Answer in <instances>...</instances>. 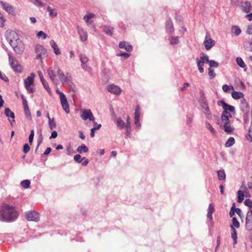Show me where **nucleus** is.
<instances>
[{"mask_svg":"<svg viewBox=\"0 0 252 252\" xmlns=\"http://www.w3.org/2000/svg\"><path fill=\"white\" fill-rule=\"evenodd\" d=\"M140 115V107L137 105L135 110L134 118H139Z\"/></svg>","mask_w":252,"mask_h":252,"instance_id":"a19ab883","label":"nucleus"},{"mask_svg":"<svg viewBox=\"0 0 252 252\" xmlns=\"http://www.w3.org/2000/svg\"><path fill=\"white\" fill-rule=\"evenodd\" d=\"M206 127L210 130V131L213 134H216V131L214 128L212 126L208 123L206 122L205 123Z\"/></svg>","mask_w":252,"mask_h":252,"instance_id":"09e8293b","label":"nucleus"},{"mask_svg":"<svg viewBox=\"0 0 252 252\" xmlns=\"http://www.w3.org/2000/svg\"><path fill=\"white\" fill-rule=\"evenodd\" d=\"M244 204L250 208H252V201L250 199H247L244 201Z\"/></svg>","mask_w":252,"mask_h":252,"instance_id":"5fc2aeb1","label":"nucleus"},{"mask_svg":"<svg viewBox=\"0 0 252 252\" xmlns=\"http://www.w3.org/2000/svg\"><path fill=\"white\" fill-rule=\"evenodd\" d=\"M47 11L49 12V15L51 18H54L57 16L58 13L55 9L52 8L51 7L49 6H48L47 7Z\"/></svg>","mask_w":252,"mask_h":252,"instance_id":"bb28decb","label":"nucleus"},{"mask_svg":"<svg viewBox=\"0 0 252 252\" xmlns=\"http://www.w3.org/2000/svg\"><path fill=\"white\" fill-rule=\"evenodd\" d=\"M240 108L244 114H247L249 111V104L244 98L241 99Z\"/></svg>","mask_w":252,"mask_h":252,"instance_id":"f3484780","label":"nucleus"},{"mask_svg":"<svg viewBox=\"0 0 252 252\" xmlns=\"http://www.w3.org/2000/svg\"><path fill=\"white\" fill-rule=\"evenodd\" d=\"M49 126L50 129H53L56 127V123L53 119H50L49 121Z\"/></svg>","mask_w":252,"mask_h":252,"instance_id":"37998d69","label":"nucleus"},{"mask_svg":"<svg viewBox=\"0 0 252 252\" xmlns=\"http://www.w3.org/2000/svg\"><path fill=\"white\" fill-rule=\"evenodd\" d=\"M215 211L214 206L212 204H210L208 208V212L213 213Z\"/></svg>","mask_w":252,"mask_h":252,"instance_id":"680f3d73","label":"nucleus"},{"mask_svg":"<svg viewBox=\"0 0 252 252\" xmlns=\"http://www.w3.org/2000/svg\"><path fill=\"white\" fill-rule=\"evenodd\" d=\"M236 209V208L235 207V204L234 203L229 212V216L230 217H232L234 215Z\"/></svg>","mask_w":252,"mask_h":252,"instance_id":"8fccbe9b","label":"nucleus"},{"mask_svg":"<svg viewBox=\"0 0 252 252\" xmlns=\"http://www.w3.org/2000/svg\"><path fill=\"white\" fill-rule=\"evenodd\" d=\"M210 67H218L219 66V63L215 61L210 60L208 63Z\"/></svg>","mask_w":252,"mask_h":252,"instance_id":"79ce46f5","label":"nucleus"},{"mask_svg":"<svg viewBox=\"0 0 252 252\" xmlns=\"http://www.w3.org/2000/svg\"><path fill=\"white\" fill-rule=\"evenodd\" d=\"M222 89L224 92H228L230 90V87L226 84L223 85Z\"/></svg>","mask_w":252,"mask_h":252,"instance_id":"338daca9","label":"nucleus"},{"mask_svg":"<svg viewBox=\"0 0 252 252\" xmlns=\"http://www.w3.org/2000/svg\"><path fill=\"white\" fill-rule=\"evenodd\" d=\"M8 60L10 66L14 72L16 73H21L22 71V68L19 62L13 56L11 53H8Z\"/></svg>","mask_w":252,"mask_h":252,"instance_id":"7ed1b4c3","label":"nucleus"},{"mask_svg":"<svg viewBox=\"0 0 252 252\" xmlns=\"http://www.w3.org/2000/svg\"><path fill=\"white\" fill-rule=\"evenodd\" d=\"M80 60L81 62V66L82 68L86 71L88 72H91V68L87 64L88 59L85 56L81 55L80 57Z\"/></svg>","mask_w":252,"mask_h":252,"instance_id":"ddd939ff","label":"nucleus"},{"mask_svg":"<svg viewBox=\"0 0 252 252\" xmlns=\"http://www.w3.org/2000/svg\"><path fill=\"white\" fill-rule=\"evenodd\" d=\"M217 174L219 180H225L226 175L223 169L217 171Z\"/></svg>","mask_w":252,"mask_h":252,"instance_id":"7c9ffc66","label":"nucleus"},{"mask_svg":"<svg viewBox=\"0 0 252 252\" xmlns=\"http://www.w3.org/2000/svg\"><path fill=\"white\" fill-rule=\"evenodd\" d=\"M107 90L109 92L112 94H114L117 95H119L122 92V90L120 87L113 84L108 85L107 87Z\"/></svg>","mask_w":252,"mask_h":252,"instance_id":"2eb2a0df","label":"nucleus"},{"mask_svg":"<svg viewBox=\"0 0 252 252\" xmlns=\"http://www.w3.org/2000/svg\"><path fill=\"white\" fill-rule=\"evenodd\" d=\"M208 70H209L208 74H209L210 79H212L214 78L216 75L214 70L211 69V68H209Z\"/></svg>","mask_w":252,"mask_h":252,"instance_id":"603ef678","label":"nucleus"},{"mask_svg":"<svg viewBox=\"0 0 252 252\" xmlns=\"http://www.w3.org/2000/svg\"><path fill=\"white\" fill-rule=\"evenodd\" d=\"M47 72L52 82L56 85H58L59 80L56 78L54 71L51 68H49L47 69Z\"/></svg>","mask_w":252,"mask_h":252,"instance_id":"dca6fc26","label":"nucleus"},{"mask_svg":"<svg viewBox=\"0 0 252 252\" xmlns=\"http://www.w3.org/2000/svg\"><path fill=\"white\" fill-rule=\"evenodd\" d=\"M245 227L247 230L249 231L252 230V215L247 214Z\"/></svg>","mask_w":252,"mask_h":252,"instance_id":"412c9836","label":"nucleus"},{"mask_svg":"<svg viewBox=\"0 0 252 252\" xmlns=\"http://www.w3.org/2000/svg\"><path fill=\"white\" fill-rule=\"evenodd\" d=\"M35 74L32 73L30 76L24 80V86L26 90L31 93H33L34 92V89L32 87L34 85V78L35 77Z\"/></svg>","mask_w":252,"mask_h":252,"instance_id":"0eeeda50","label":"nucleus"},{"mask_svg":"<svg viewBox=\"0 0 252 252\" xmlns=\"http://www.w3.org/2000/svg\"><path fill=\"white\" fill-rule=\"evenodd\" d=\"M103 31L105 34L112 36L113 33L114 28L110 26H104Z\"/></svg>","mask_w":252,"mask_h":252,"instance_id":"c85d7f7f","label":"nucleus"},{"mask_svg":"<svg viewBox=\"0 0 252 252\" xmlns=\"http://www.w3.org/2000/svg\"><path fill=\"white\" fill-rule=\"evenodd\" d=\"M88 38L87 32L83 30H80V39L82 41H85Z\"/></svg>","mask_w":252,"mask_h":252,"instance_id":"2f4dec72","label":"nucleus"},{"mask_svg":"<svg viewBox=\"0 0 252 252\" xmlns=\"http://www.w3.org/2000/svg\"><path fill=\"white\" fill-rule=\"evenodd\" d=\"M89 162L88 159L84 157L83 158H81V156H80V163L83 166H86Z\"/></svg>","mask_w":252,"mask_h":252,"instance_id":"49530a36","label":"nucleus"},{"mask_svg":"<svg viewBox=\"0 0 252 252\" xmlns=\"http://www.w3.org/2000/svg\"><path fill=\"white\" fill-rule=\"evenodd\" d=\"M93 122V124H94V128L96 129V130H98L101 127V124H97L94 120V121H92Z\"/></svg>","mask_w":252,"mask_h":252,"instance_id":"69168bd1","label":"nucleus"},{"mask_svg":"<svg viewBox=\"0 0 252 252\" xmlns=\"http://www.w3.org/2000/svg\"><path fill=\"white\" fill-rule=\"evenodd\" d=\"M56 92L60 95V99L63 109L66 113H69V105L66 96L63 93L60 91L59 88L56 89Z\"/></svg>","mask_w":252,"mask_h":252,"instance_id":"6e6552de","label":"nucleus"},{"mask_svg":"<svg viewBox=\"0 0 252 252\" xmlns=\"http://www.w3.org/2000/svg\"><path fill=\"white\" fill-rule=\"evenodd\" d=\"M50 44L52 48L53 49L54 53L56 55H59L61 54V52L60 51V48L58 47V45H57L54 40H51L50 42Z\"/></svg>","mask_w":252,"mask_h":252,"instance_id":"b1692460","label":"nucleus"},{"mask_svg":"<svg viewBox=\"0 0 252 252\" xmlns=\"http://www.w3.org/2000/svg\"><path fill=\"white\" fill-rule=\"evenodd\" d=\"M166 31L170 34H172L174 32L173 24L171 19H168L166 22Z\"/></svg>","mask_w":252,"mask_h":252,"instance_id":"aec40b11","label":"nucleus"},{"mask_svg":"<svg viewBox=\"0 0 252 252\" xmlns=\"http://www.w3.org/2000/svg\"><path fill=\"white\" fill-rule=\"evenodd\" d=\"M30 148L29 145L28 144H25L24 145V147H23L24 152L25 153H27L30 151Z\"/></svg>","mask_w":252,"mask_h":252,"instance_id":"13d9d810","label":"nucleus"},{"mask_svg":"<svg viewBox=\"0 0 252 252\" xmlns=\"http://www.w3.org/2000/svg\"><path fill=\"white\" fill-rule=\"evenodd\" d=\"M235 142V139L233 137H230L228 138V139L226 141L225 146L226 147H230L232 146Z\"/></svg>","mask_w":252,"mask_h":252,"instance_id":"f704fd0d","label":"nucleus"},{"mask_svg":"<svg viewBox=\"0 0 252 252\" xmlns=\"http://www.w3.org/2000/svg\"><path fill=\"white\" fill-rule=\"evenodd\" d=\"M0 4L3 9L9 14H13L15 12L14 7L8 3L0 1Z\"/></svg>","mask_w":252,"mask_h":252,"instance_id":"a211bd4d","label":"nucleus"},{"mask_svg":"<svg viewBox=\"0 0 252 252\" xmlns=\"http://www.w3.org/2000/svg\"><path fill=\"white\" fill-rule=\"evenodd\" d=\"M248 140L252 142V125H251L250 128L249 130V133L246 136Z\"/></svg>","mask_w":252,"mask_h":252,"instance_id":"c03bdc74","label":"nucleus"},{"mask_svg":"<svg viewBox=\"0 0 252 252\" xmlns=\"http://www.w3.org/2000/svg\"><path fill=\"white\" fill-rule=\"evenodd\" d=\"M197 63H201V64H203L205 63V59L203 58V56H201L200 59L197 58L196 59Z\"/></svg>","mask_w":252,"mask_h":252,"instance_id":"bf43d9fd","label":"nucleus"},{"mask_svg":"<svg viewBox=\"0 0 252 252\" xmlns=\"http://www.w3.org/2000/svg\"><path fill=\"white\" fill-rule=\"evenodd\" d=\"M251 8L252 5L250 2L246 1L242 3L241 8L243 12L248 13L251 11Z\"/></svg>","mask_w":252,"mask_h":252,"instance_id":"4be33fe9","label":"nucleus"},{"mask_svg":"<svg viewBox=\"0 0 252 252\" xmlns=\"http://www.w3.org/2000/svg\"><path fill=\"white\" fill-rule=\"evenodd\" d=\"M231 31L236 36L239 35L241 32V29L237 26H233Z\"/></svg>","mask_w":252,"mask_h":252,"instance_id":"72a5a7b5","label":"nucleus"},{"mask_svg":"<svg viewBox=\"0 0 252 252\" xmlns=\"http://www.w3.org/2000/svg\"><path fill=\"white\" fill-rule=\"evenodd\" d=\"M236 62H237V64L240 67L243 68L244 69V70L246 71V70H247L246 65L241 58L237 57L236 58Z\"/></svg>","mask_w":252,"mask_h":252,"instance_id":"c756f323","label":"nucleus"},{"mask_svg":"<svg viewBox=\"0 0 252 252\" xmlns=\"http://www.w3.org/2000/svg\"><path fill=\"white\" fill-rule=\"evenodd\" d=\"M232 225L231 226H233L234 228L235 227L238 228L240 227V223L235 217L232 218Z\"/></svg>","mask_w":252,"mask_h":252,"instance_id":"58836bf2","label":"nucleus"},{"mask_svg":"<svg viewBox=\"0 0 252 252\" xmlns=\"http://www.w3.org/2000/svg\"><path fill=\"white\" fill-rule=\"evenodd\" d=\"M231 231V237L233 240V244L235 245L237 243V231L233 226H230Z\"/></svg>","mask_w":252,"mask_h":252,"instance_id":"a878e982","label":"nucleus"},{"mask_svg":"<svg viewBox=\"0 0 252 252\" xmlns=\"http://www.w3.org/2000/svg\"><path fill=\"white\" fill-rule=\"evenodd\" d=\"M35 53L36 54L35 59L40 60L41 63H42L43 59L48 56L46 49L42 45L39 44L35 46Z\"/></svg>","mask_w":252,"mask_h":252,"instance_id":"20e7f679","label":"nucleus"},{"mask_svg":"<svg viewBox=\"0 0 252 252\" xmlns=\"http://www.w3.org/2000/svg\"><path fill=\"white\" fill-rule=\"evenodd\" d=\"M5 36L10 46L20 40L17 33L13 31H7L5 33Z\"/></svg>","mask_w":252,"mask_h":252,"instance_id":"39448f33","label":"nucleus"},{"mask_svg":"<svg viewBox=\"0 0 252 252\" xmlns=\"http://www.w3.org/2000/svg\"><path fill=\"white\" fill-rule=\"evenodd\" d=\"M5 20L3 15L0 13V27H3Z\"/></svg>","mask_w":252,"mask_h":252,"instance_id":"e2e57ef3","label":"nucleus"},{"mask_svg":"<svg viewBox=\"0 0 252 252\" xmlns=\"http://www.w3.org/2000/svg\"><path fill=\"white\" fill-rule=\"evenodd\" d=\"M246 32L249 34H252V25H249L247 29Z\"/></svg>","mask_w":252,"mask_h":252,"instance_id":"774afa93","label":"nucleus"},{"mask_svg":"<svg viewBox=\"0 0 252 252\" xmlns=\"http://www.w3.org/2000/svg\"><path fill=\"white\" fill-rule=\"evenodd\" d=\"M57 75L63 85L67 84L71 85L72 77L70 74L66 73L64 74L63 72L60 69L57 71Z\"/></svg>","mask_w":252,"mask_h":252,"instance_id":"423d86ee","label":"nucleus"},{"mask_svg":"<svg viewBox=\"0 0 252 252\" xmlns=\"http://www.w3.org/2000/svg\"><path fill=\"white\" fill-rule=\"evenodd\" d=\"M88 151V148L85 144L80 146V153H86Z\"/></svg>","mask_w":252,"mask_h":252,"instance_id":"de8ad7c7","label":"nucleus"},{"mask_svg":"<svg viewBox=\"0 0 252 252\" xmlns=\"http://www.w3.org/2000/svg\"><path fill=\"white\" fill-rule=\"evenodd\" d=\"M41 83H42L43 86H44V88H45V89L47 91V92L49 94H50L51 93V90L49 86V85H48V83H47V82L46 80H44L43 82H41Z\"/></svg>","mask_w":252,"mask_h":252,"instance_id":"ea45409f","label":"nucleus"},{"mask_svg":"<svg viewBox=\"0 0 252 252\" xmlns=\"http://www.w3.org/2000/svg\"><path fill=\"white\" fill-rule=\"evenodd\" d=\"M238 199L237 201L239 203L242 202L244 200V193L242 192L241 190H238L237 192Z\"/></svg>","mask_w":252,"mask_h":252,"instance_id":"c9c22d12","label":"nucleus"},{"mask_svg":"<svg viewBox=\"0 0 252 252\" xmlns=\"http://www.w3.org/2000/svg\"><path fill=\"white\" fill-rule=\"evenodd\" d=\"M95 17V15L88 12L84 17L83 19L88 25H91L92 24L93 21L91 19Z\"/></svg>","mask_w":252,"mask_h":252,"instance_id":"5701e85b","label":"nucleus"},{"mask_svg":"<svg viewBox=\"0 0 252 252\" xmlns=\"http://www.w3.org/2000/svg\"><path fill=\"white\" fill-rule=\"evenodd\" d=\"M168 40L172 45H177L179 43V38L178 36L171 35L169 36Z\"/></svg>","mask_w":252,"mask_h":252,"instance_id":"393cba45","label":"nucleus"},{"mask_svg":"<svg viewBox=\"0 0 252 252\" xmlns=\"http://www.w3.org/2000/svg\"><path fill=\"white\" fill-rule=\"evenodd\" d=\"M218 104L220 106H221L223 109V111L234 112L235 108L232 105H230L224 102L223 100H220L218 102Z\"/></svg>","mask_w":252,"mask_h":252,"instance_id":"4468645a","label":"nucleus"},{"mask_svg":"<svg viewBox=\"0 0 252 252\" xmlns=\"http://www.w3.org/2000/svg\"><path fill=\"white\" fill-rule=\"evenodd\" d=\"M26 217L29 221H37L39 220L38 213L34 211L27 212L26 213Z\"/></svg>","mask_w":252,"mask_h":252,"instance_id":"f8f14e48","label":"nucleus"},{"mask_svg":"<svg viewBox=\"0 0 252 252\" xmlns=\"http://www.w3.org/2000/svg\"><path fill=\"white\" fill-rule=\"evenodd\" d=\"M34 135V130H32L31 131V133H30V134L29 137V142H30V143L31 144H32V141H33V139Z\"/></svg>","mask_w":252,"mask_h":252,"instance_id":"864d4df0","label":"nucleus"},{"mask_svg":"<svg viewBox=\"0 0 252 252\" xmlns=\"http://www.w3.org/2000/svg\"><path fill=\"white\" fill-rule=\"evenodd\" d=\"M198 68L199 70V71L200 73H203L204 72V68L203 67V64H201V63H197Z\"/></svg>","mask_w":252,"mask_h":252,"instance_id":"0e129e2a","label":"nucleus"},{"mask_svg":"<svg viewBox=\"0 0 252 252\" xmlns=\"http://www.w3.org/2000/svg\"><path fill=\"white\" fill-rule=\"evenodd\" d=\"M0 214L3 221L15 220L18 215V213L13 206L5 204L1 206Z\"/></svg>","mask_w":252,"mask_h":252,"instance_id":"f257e3e1","label":"nucleus"},{"mask_svg":"<svg viewBox=\"0 0 252 252\" xmlns=\"http://www.w3.org/2000/svg\"><path fill=\"white\" fill-rule=\"evenodd\" d=\"M230 118H232V115L229 112L223 111L221 116V122L218 123L220 127L227 133H231L234 130L230 124Z\"/></svg>","mask_w":252,"mask_h":252,"instance_id":"f03ea898","label":"nucleus"},{"mask_svg":"<svg viewBox=\"0 0 252 252\" xmlns=\"http://www.w3.org/2000/svg\"><path fill=\"white\" fill-rule=\"evenodd\" d=\"M4 114L7 117H10L13 119L15 118L14 113L12 112L9 108H5L4 110Z\"/></svg>","mask_w":252,"mask_h":252,"instance_id":"473e14b6","label":"nucleus"},{"mask_svg":"<svg viewBox=\"0 0 252 252\" xmlns=\"http://www.w3.org/2000/svg\"><path fill=\"white\" fill-rule=\"evenodd\" d=\"M31 182L29 180H25L21 182V186L25 189H28L30 187Z\"/></svg>","mask_w":252,"mask_h":252,"instance_id":"4c0bfd02","label":"nucleus"},{"mask_svg":"<svg viewBox=\"0 0 252 252\" xmlns=\"http://www.w3.org/2000/svg\"><path fill=\"white\" fill-rule=\"evenodd\" d=\"M210 35L207 32L205 36V40L203 42L205 49L207 50H210L215 44V42L211 38H209Z\"/></svg>","mask_w":252,"mask_h":252,"instance_id":"9b49d317","label":"nucleus"},{"mask_svg":"<svg viewBox=\"0 0 252 252\" xmlns=\"http://www.w3.org/2000/svg\"><path fill=\"white\" fill-rule=\"evenodd\" d=\"M117 125L121 128H123L124 127H126L125 123L121 118H118V119L117 120Z\"/></svg>","mask_w":252,"mask_h":252,"instance_id":"e433bc0d","label":"nucleus"},{"mask_svg":"<svg viewBox=\"0 0 252 252\" xmlns=\"http://www.w3.org/2000/svg\"><path fill=\"white\" fill-rule=\"evenodd\" d=\"M36 36L38 38H42L43 39H45L47 37V34L42 31L39 32Z\"/></svg>","mask_w":252,"mask_h":252,"instance_id":"a18cd8bd","label":"nucleus"},{"mask_svg":"<svg viewBox=\"0 0 252 252\" xmlns=\"http://www.w3.org/2000/svg\"><path fill=\"white\" fill-rule=\"evenodd\" d=\"M117 55L119 57H124L125 58H128L130 56V54L126 53H120Z\"/></svg>","mask_w":252,"mask_h":252,"instance_id":"052dcab7","label":"nucleus"},{"mask_svg":"<svg viewBox=\"0 0 252 252\" xmlns=\"http://www.w3.org/2000/svg\"><path fill=\"white\" fill-rule=\"evenodd\" d=\"M200 103H201V105H205V104H206V105L208 104L207 103V100H206V98L205 97L203 94H202L201 96V98H200Z\"/></svg>","mask_w":252,"mask_h":252,"instance_id":"3c124183","label":"nucleus"},{"mask_svg":"<svg viewBox=\"0 0 252 252\" xmlns=\"http://www.w3.org/2000/svg\"><path fill=\"white\" fill-rule=\"evenodd\" d=\"M80 117L83 120H89L90 121H94V117L90 109H83Z\"/></svg>","mask_w":252,"mask_h":252,"instance_id":"9d476101","label":"nucleus"},{"mask_svg":"<svg viewBox=\"0 0 252 252\" xmlns=\"http://www.w3.org/2000/svg\"><path fill=\"white\" fill-rule=\"evenodd\" d=\"M11 46L14 52L18 55H22L25 51V46L23 42L20 39L17 42L13 44Z\"/></svg>","mask_w":252,"mask_h":252,"instance_id":"1a4fd4ad","label":"nucleus"},{"mask_svg":"<svg viewBox=\"0 0 252 252\" xmlns=\"http://www.w3.org/2000/svg\"><path fill=\"white\" fill-rule=\"evenodd\" d=\"M201 110L203 113L205 115L207 119L210 120L212 119V113L209 108V105L205 104V105H201Z\"/></svg>","mask_w":252,"mask_h":252,"instance_id":"6ab92c4d","label":"nucleus"},{"mask_svg":"<svg viewBox=\"0 0 252 252\" xmlns=\"http://www.w3.org/2000/svg\"><path fill=\"white\" fill-rule=\"evenodd\" d=\"M24 108L25 113L26 117L30 119L31 116V112H30L29 107H25Z\"/></svg>","mask_w":252,"mask_h":252,"instance_id":"6e6d98bb","label":"nucleus"},{"mask_svg":"<svg viewBox=\"0 0 252 252\" xmlns=\"http://www.w3.org/2000/svg\"><path fill=\"white\" fill-rule=\"evenodd\" d=\"M244 182H243L242 186L240 187V189L239 190L242 191L243 193H247V192H248V189L246 187V186L244 185Z\"/></svg>","mask_w":252,"mask_h":252,"instance_id":"4d7b16f0","label":"nucleus"},{"mask_svg":"<svg viewBox=\"0 0 252 252\" xmlns=\"http://www.w3.org/2000/svg\"><path fill=\"white\" fill-rule=\"evenodd\" d=\"M231 96L235 99L244 98V94L241 92L233 91L231 93Z\"/></svg>","mask_w":252,"mask_h":252,"instance_id":"cd10ccee","label":"nucleus"}]
</instances>
